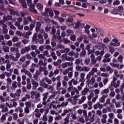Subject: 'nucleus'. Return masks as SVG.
I'll use <instances>...</instances> for the list:
<instances>
[{"mask_svg": "<svg viewBox=\"0 0 124 124\" xmlns=\"http://www.w3.org/2000/svg\"><path fill=\"white\" fill-rule=\"evenodd\" d=\"M95 115L93 114L92 116L89 118V120L90 123H93V122L95 121Z\"/></svg>", "mask_w": 124, "mask_h": 124, "instance_id": "a18cd8bd", "label": "nucleus"}, {"mask_svg": "<svg viewBox=\"0 0 124 124\" xmlns=\"http://www.w3.org/2000/svg\"><path fill=\"white\" fill-rule=\"evenodd\" d=\"M0 100L2 101V102H5L6 101H8V100H9V98H8V97H6V98H4L3 96L0 95Z\"/></svg>", "mask_w": 124, "mask_h": 124, "instance_id": "c85d7f7f", "label": "nucleus"}, {"mask_svg": "<svg viewBox=\"0 0 124 124\" xmlns=\"http://www.w3.org/2000/svg\"><path fill=\"white\" fill-rule=\"evenodd\" d=\"M69 71H72V67H70L69 68L66 69L65 71L63 72V75H66Z\"/></svg>", "mask_w": 124, "mask_h": 124, "instance_id": "4c0bfd02", "label": "nucleus"}, {"mask_svg": "<svg viewBox=\"0 0 124 124\" xmlns=\"http://www.w3.org/2000/svg\"><path fill=\"white\" fill-rule=\"evenodd\" d=\"M13 119L15 121H17V120H18V114L17 113H13Z\"/></svg>", "mask_w": 124, "mask_h": 124, "instance_id": "0e129e2a", "label": "nucleus"}, {"mask_svg": "<svg viewBox=\"0 0 124 124\" xmlns=\"http://www.w3.org/2000/svg\"><path fill=\"white\" fill-rule=\"evenodd\" d=\"M10 57V60L11 61H13V62H18V59L14 56L11 55Z\"/></svg>", "mask_w": 124, "mask_h": 124, "instance_id": "3c124183", "label": "nucleus"}, {"mask_svg": "<svg viewBox=\"0 0 124 124\" xmlns=\"http://www.w3.org/2000/svg\"><path fill=\"white\" fill-rule=\"evenodd\" d=\"M76 69L77 71H79L80 72H82V67L80 65H77L76 67Z\"/></svg>", "mask_w": 124, "mask_h": 124, "instance_id": "13d9d810", "label": "nucleus"}, {"mask_svg": "<svg viewBox=\"0 0 124 124\" xmlns=\"http://www.w3.org/2000/svg\"><path fill=\"white\" fill-rule=\"evenodd\" d=\"M106 97H107V96L103 95L99 99V102L101 103H104L105 102V98H106Z\"/></svg>", "mask_w": 124, "mask_h": 124, "instance_id": "2f4dec72", "label": "nucleus"}, {"mask_svg": "<svg viewBox=\"0 0 124 124\" xmlns=\"http://www.w3.org/2000/svg\"><path fill=\"white\" fill-rule=\"evenodd\" d=\"M57 31V30L56 28H52L51 31L50 32V34L53 35V37H56L57 35H56V32Z\"/></svg>", "mask_w": 124, "mask_h": 124, "instance_id": "bb28decb", "label": "nucleus"}, {"mask_svg": "<svg viewBox=\"0 0 124 124\" xmlns=\"http://www.w3.org/2000/svg\"><path fill=\"white\" fill-rule=\"evenodd\" d=\"M75 93H77V94H79V93H80V92H79V91H78V89H77V88L74 87L73 89V91L71 92V95H74L75 94Z\"/></svg>", "mask_w": 124, "mask_h": 124, "instance_id": "4468645a", "label": "nucleus"}, {"mask_svg": "<svg viewBox=\"0 0 124 124\" xmlns=\"http://www.w3.org/2000/svg\"><path fill=\"white\" fill-rule=\"evenodd\" d=\"M4 22H8V21H12L13 17L11 16H3Z\"/></svg>", "mask_w": 124, "mask_h": 124, "instance_id": "9d476101", "label": "nucleus"}, {"mask_svg": "<svg viewBox=\"0 0 124 124\" xmlns=\"http://www.w3.org/2000/svg\"><path fill=\"white\" fill-rule=\"evenodd\" d=\"M84 38H88V37L85 35L80 36L78 39V42H81V41H82L83 39H84Z\"/></svg>", "mask_w": 124, "mask_h": 124, "instance_id": "8fccbe9b", "label": "nucleus"}, {"mask_svg": "<svg viewBox=\"0 0 124 124\" xmlns=\"http://www.w3.org/2000/svg\"><path fill=\"white\" fill-rule=\"evenodd\" d=\"M3 50L4 53H9V47L8 46H4L3 47Z\"/></svg>", "mask_w": 124, "mask_h": 124, "instance_id": "a19ab883", "label": "nucleus"}, {"mask_svg": "<svg viewBox=\"0 0 124 124\" xmlns=\"http://www.w3.org/2000/svg\"><path fill=\"white\" fill-rule=\"evenodd\" d=\"M70 51V48H65L63 49H62L60 52L62 53V54H67Z\"/></svg>", "mask_w": 124, "mask_h": 124, "instance_id": "cd10ccee", "label": "nucleus"}, {"mask_svg": "<svg viewBox=\"0 0 124 124\" xmlns=\"http://www.w3.org/2000/svg\"><path fill=\"white\" fill-rule=\"evenodd\" d=\"M25 104L26 106V107H28V108H31L32 107V102L31 101L26 102Z\"/></svg>", "mask_w": 124, "mask_h": 124, "instance_id": "393cba45", "label": "nucleus"}, {"mask_svg": "<svg viewBox=\"0 0 124 124\" xmlns=\"http://www.w3.org/2000/svg\"><path fill=\"white\" fill-rule=\"evenodd\" d=\"M2 28L3 33H4V34H7L8 32V30H7V25L6 24H3Z\"/></svg>", "mask_w": 124, "mask_h": 124, "instance_id": "1a4fd4ad", "label": "nucleus"}, {"mask_svg": "<svg viewBox=\"0 0 124 124\" xmlns=\"http://www.w3.org/2000/svg\"><path fill=\"white\" fill-rule=\"evenodd\" d=\"M67 36H71L73 34H74V31L71 30L67 29L66 31Z\"/></svg>", "mask_w": 124, "mask_h": 124, "instance_id": "412c9836", "label": "nucleus"}, {"mask_svg": "<svg viewBox=\"0 0 124 124\" xmlns=\"http://www.w3.org/2000/svg\"><path fill=\"white\" fill-rule=\"evenodd\" d=\"M48 12H49V16L50 17H53V16H54V12L50 8H48Z\"/></svg>", "mask_w": 124, "mask_h": 124, "instance_id": "09e8293b", "label": "nucleus"}, {"mask_svg": "<svg viewBox=\"0 0 124 124\" xmlns=\"http://www.w3.org/2000/svg\"><path fill=\"white\" fill-rule=\"evenodd\" d=\"M110 65L112 66V67L118 68L119 69V66H120V64L118 63H114V62H110Z\"/></svg>", "mask_w": 124, "mask_h": 124, "instance_id": "7c9ffc66", "label": "nucleus"}, {"mask_svg": "<svg viewBox=\"0 0 124 124\" xmlns=\"http://www.w3.org/2000/svg\"><path fill=\"white\" fill-rule=\"evenodd\" d=\"M50 56L52 58L54 61H56V60L58 59V57L56 56V53L54 52H52Z\"/></svg>", "mask_w": 124, "mask_h": 124, "instance_id": "c9c22d12", "label": "nucleus"}, {"mask_svg": "<svg viewBox=\"0 0 124 124\" xmlns=\"http://www.w3.org/2000/svg\"><path fill=\"white\" fill-rule=\"evenodd\" d=\"M48 95H49V93L46 92V93H44L42 95L43 96V102L42 104L43 105H47V101L46 100L48 98Z\"/></svg>", "mask_w": 124, "mask_h": 124, "instance_id": "f257e3e1", "label": "nucleus"}, {"mask_svg": "<svg viewBox=\"0 0 124 124\" xmlns=\"http://www.w3.org/2000/svg\"><path fill=\"white\" fill-rule=\"evenodd\" d=\"M111 62V58L104 57V59L103 60V62Z\"/></svg>", "mask_w": 124, "mask_h": 124, "instance_id": "ea45409f", "label": "nucleus"}, {"mask_svg": "<svg viewBox=\"0 0 124 124\" xmlns=\"http://www.w3.org/2000/svg\"><path fill=\"white\" fill-rule=\"evenodd\" d=\"M9 11H10V14L11 15H12L13 16H15V13L16 12V11H15L11 9H9Z\"/></svg>", "mask_w": 124, "mask_h": 124, "instance_id": "338daca9", "label": "nucleus"}, {"mask_svg": "<svg viewBox=\"0 0 124 124\" xmlns=\"http://www.w3.org/2000/svg\"><path fill=\"white\" fill-rule=\"evenodd\" d=\"M70 39H71L72 41H73L74 42V41L76 40V35L74 34L71 35Z\"/></svg>", "mask_w": 124, "mask_h": 124, "instance_id": "e2e57ef3", "label": "nucleus"}, {"mask_svg": "<svg viewBox=\"0 0 124 124\" xmlns=\"http://www.w3.org/2000/svg\"><path fill=\"white\" fill-rule=\"evenodd\" d=\"M32 42L33 44H36L39 41V39H37V34H35L32 39Z\"/></svg>", "mask_w": 124, "mask_h": 124, "instance_id": "6e6552de", "label": "nucleus"}, {"mask_svg": "<svg viewBox=\"0 0 124 124\" xmlns=\"http://www.w3.org/2000/svg\"><path fill=\"white\" fill-rule=\"evenodd\" d=\"M82 70L85 72H89V71L91 70V68H90L89 67L85 66L82 68Z\"/></svg>", "mask_w": 124, "mask_h": 124, "instance_id": "e433bc0d", "label": "nucleus"}, {"mask_svg": "<svg viewBox=\"0 0 124 124\" xmlns=\"http://www.w3.org/2000/svg\"><path fill=\"white\" fill-rule=\"evenodd\" d=\"M62 87V83L60 82H58L56 84V89L57 91H59V89Z\"/></svg>", "mask_w": 124, "mask_h": 124, "instance_id": "6e6d98bb", "label": "nucleus"}, {"mask_svg": "<svg viewBox=\"0 0 124 124\" xmlns=\"http://www.w3.org/2000/svg\"><path fill=\"white\" fill-rule=\"evenodd\" d=\"M36 6L39 10H42L43 9V5L40 3H37Z\"/></svg>", "mask_w": 124, "mask_h": 124, "instance_id": "c03bdc74", "label": "nucleus"}, {"mask_svg": "<svg viewBox=\"0 0 124 124\" xmlns=\"http://www.w3.org/2000/svg\"><path fill=\"white\" fill-rule=\"evenodd\" d=\"M91 62V59L90 58H87L85 60L84 64L86 65H89V63Z\"/></svg>", "mask_w": 124, "mask_h": 124, "instance_id": "864d4df0", "label": "nucleus"}, {"mask_svg": "<svg viewBox=\"0 0 124 124\" xmlns=\"http://www.w3.org/2000/svg\"><path fill=\"white\" fill-rule=\"evenodd\" d=\"M90 60L91 61L92 64L94 65L97 62L96 59H95V55L93 54V53H92L90 55Z\"/></svg>", "mask_w": 124, "mask_h": 124, "instance_id": "423d86ee", "label": "nucleus"}, {"mask_svg": "<svg viewBox=\"0 0 124 124\" xmlns=\"http://www.w3.org/2000/svg\"><path fill=\"white\" fill-rule=\"evenodd\" d=\"M10 51L12 52H16V53H17V52H19V49L17 47H11L10 48Z\"/></svg>", "mask_w": 124, "mask_h": 124, "instance_id": "79ce46f5", "label": "nucleus"}, {"mask_svg": "<svg viewBox=\"0 0 124 124\" xmlns=\"http://www.w3.org/2000/svg\"><path fill=\"white\" fill-rule=\"evenodd\" d=\"M24 113L25 114H29L30 113V108L26 107L24 108Z\"/></svg>", "mask_w": 124, "mask_h": 124, "instance_id": "774afa93", "label": "nucleus"}, {"mask_svg": "<svg viewBox=\"0 0 124 124\" xmlns=\"http://www.w3.org/2000/svg\"><path fill=\"white\" fill-rule=\"evenodd\" d=\"M117 61L118 62H120L121 63H123V62L124 61V56L121 54L117 58Z\"/></svg>", "mask_w": 124, "mask_h": 124, "instance_id": "c756f323", "label": "nucleus"}, {"mask_svg": "<svg viewBox=\"0 0 124 124\" xmlns=\"http://www.w3.org/2000/svg\"><path fill=\"white\" fill-rule=\"evenodd\" d=\"M31 83L33 86V88L36 89V88H37V87L39 86V84L38 83V82H36L33 79H32L31 80Z\"/></svg>", "mask_w": 124, "mask_h": 124, "instance_id": "f8f14e48", "label": "nucleus"}, {"mask_svg": "<svg viewBox=\"0 0 124 124\" xmlns=\"http://www.w3.org/2000/svg\"><path fill=\"white\" fill-rule=\"evenodd\" d=\"M62 62V61L61 59L57 60V62H52V64L54 65V66H58L59 68H61V63Z\"/></svg>", "mask_w": 124, "mask_h": 124, "instance_id": "0eeeda50", "label": "nucleus"}, {"mask_svg": "<svg viewBox=\"0 0 124 124\" xmlns=\"http://www.w3.org/2000/svg\"><path fill=\"white\" fill-rule=\"evenodd\" d=\"M31 50V46H25L24 48L21 49V53L22 55H24V54H26V53H29Z\"/></svg>", "mask_w": 124, "mask_h": 124, "instance_id": "7ed1b4c3", "label": "nucleus"}, {"mask_svg": "<svg viewBox=\"0 0 124 124\" xmlns=\"http://www.w3.org/2000/svg\"><path fill=\"white\" fill-rule=\"evenodd\" d=\"M48 8L46 9V11L45 12H42L41 13L42 15L43 16H45L46 17H49V15H48Z\"/></svg>", "mask_w": 124, "mask_h": 124, "instance_id": "58836bf2", "label": "nucleus"}, {"mask_svg": "<svg viewBox=\"0 0 124 124\" xmlns=\"http://www.w3.org/2000/svg\"><path fill=\"white\" fill-rule=\"evenodd\" d=\"M109 93V89L108 88H107L104 90H103L101 92V94H104L105 93L107 94V93Z\"/></svg>", "mask_w": 124, "mask_h": 124, "instance_id": "37998d69", "label": "nucleus"}, {"mask_svg": "<svg viewBox=\"0 0 124 124\" xmlns=\"http://www.w3.org/2000/svg\"><path fill=\"white\" fill-rule=\"evenodd\" d=\"M71 109H64L63 112L61 114L62 116H65L67 113H69V115H70V113H71Z\"/></svg>", "mask_w": 124, "mask_h": 124, "instance_id": "a878e982", "label": "nucleus"}, {"mask_svg": "<svg viewBox=\"0 0 124 124\" xmlns=\"http://www.w3.org/2000/svg\"><path fill=\"white\" fill-rule=\"evenodd\" d=\"M20 99V97H18L15 98H14L12 100V102H13V106L14 107H16L18 104H17V102H15L16 100H19Z\"/></svg>", "mask_w": 124, "mask_h": 124, "instance_id": "f3484780", "label": "nucleus"}, {"mask_svg": "<svg viewBox=\"0 0 124 124\" xmlns=\"http://www.w3.org/2000/svg\"><path fill=\"white\" fill-rule=\"evenodd\" d=\"M0 108L2 109L1 112L3 113H4V112H7V111H8V108L6 107V106H4L3 105H0Z\"/></svg>", "mask_w": 124, "mask_h": 124, "instance_id": "5701e85b", "label": "nucleus"}, {"mask_svg": "<svg viewBox=\"0 0 124 124\" xmlns=\"http://www.w3.org/2000/svg\"><path fill=\"white\" fill-rule=\"evenodd\" d=\"M67 105H68V101H67L66 102H62L61 103V107H65Z\"/></svg>", "mask_w": 124, "mask_h": 124, "instance_id": "69168bd1", "label": "nucleus"}, {"mask_svg": "<svg viewBox=\"0 0 124 124\" xmlns=\"http://www.w3.org/2000/svg\"><path fill=\"white\" fill-rule=\"evenodd\" d=\"M63 41L64 44H68V43H70V40H69L67 38H64L63 39Z\"/></svg>", "mask_w": 124, "mask_h": 124, "instance_id": "4d7b16f0", "label": "nucleus"}, {"mask_svg": "<svg viewBox=\"0 0 124 124\" xmlns=\"http://www.w3.org/2000/svg\"><path fill=\"white\" fill-rule=\"evenodd\" d=\"M92 112L89 111L88 113V115H87L86 118H85L86 121H89V120H90V118H91V117H92Z\"/></svg>", "mask_w": 124, "mask_h": 124, "instance_id": "bf43d9fd", "label": "nucleus"}, {"mask_svg": "<svg viewBox=\"0 0 124 124\" xmlns=\"http://www.w3.org/2000/svg\"><path fill=\"white\" fill-rule=\"evenodd\" d=\"M21 44H22V42H18L14 44V46L16 47L17 48H20Z\"/></svg>", "mask_w": 124, "mask_h": 124, "instance_id": "680f3d73", "label": "nucleus"}, {"mask_svg": "<svg viewBox=\"0 0 124 124\" xmlns=\"http://www.w3.org/2000/svg\"><path fill=\"white\" fill-rule=\"evenodd\" d=\"M43 54L45 57H46V58H50V55H49V51L48 50H45L43 52Z\"/></svg>", "mask_w": 124, "mask_h": 124, "instance_id": "de8ad7c7", "label": "nucleus"}, {"mask_svg": "<svg viewBox=\"0 0 124 124\" xmlns=\"http://www.w3.org/2000/svg\"><path fill=\"white\" fill-rule=\"evenodd\" d=\"M45 81L47 84L48 85H51L52 84V80L50 79H49L47 77H44L42 79V82H44Z\"/></svg>", "mask_w": 124, "mask_h": 124, "instance_id": "9b49d317", "label": "nucleus"}, {"mask_svg": "<svg viewBox=\"0 0 124 124\" xmlns=\"http://www.w3.org/2000/svg\"><path fill=\"white\" fill-rule=\"evenodd\" d=\"M40 86H41V87H43V88H44V89H48V87H49V85L48 84H47L46 82H43L42 81H41L40 82Z\"/></svg>", "mask_w": 124, "mask_h": 124, "instance_id": "aec40b11", "label": "nucleus"}, {"mask_svg": "<svg viewBox=\"0 0 124 124\" xmlns=\"http://www.w3.org/2000/svg\"><path fill=\"white\" fill-rule=\"evenodd\" d=\"M21 72L22 73H24V74H25V75H27V76H28L30 79H31V78H32V75L29 71L27 70V69L24 68L22 69L21 70Z\"/></svg>", "mask_w": 124, "mask_h": 124, "instance_id": "f03ea898", "label": "nucleus"}, {"mask_svg": "<svg viewBox=\"0 0 124 124\" xmlns=\"http://www.w3.org/2000/svg\"><path fill=\"white\" fill-rule=\"evenodd\" d=\"M108 47L109 53H110L111 55H113V54L116 52V49H115V48H114L113 46H108Z\"/></svg>", "mask_w": 124, "mask_h": 124, "instance_id": "4be33fe9", "label": "nucleus"}, {"mask_svg": "<svg viewBox=\"0 0 124 124\" xmlns=\"http://www.w3.org/2000/svg\"><path fill=\"white\" fill-rule=\"evenodd\" d=\"M69 123H70V121H69V116H68L64 119V122L61 124H68Z\"/></svg>", "mask_w": 124, "mask_h": 124, "instance_id": "473e14b6", "label": "nucleus"}, {"mask_svg": "<svg viewBox=\"0 0 124 124\" xmlns=\"http://www.w3.org/2000/svg\"><path fill=\"white\" fill-rule=\"evenodd\" d=\"M90 89L87 87H86L81 91L82 95H86L88 93H89Z\"/></svg>", "mask_w": 124, "mask_h": 124, "instance_id": "b1692460", "label": "nucleus"}, {"mask_svg": "<svg viewBox=\"0 0 124 124\" xmlns=\"http://www.w3.org/2000/svg\"><path fill=\"white\" fill-rule=\"evenodd\" d=\"M6 121V116L5 114L2 115L1 118L0 123H4Z\"/></svg>", "mask_w": 124, "mask_h": 124, "instance_id": "5fc2aeb1", "label": "nucleus"}, {"mask_svg": "<svg viewBox=\"0 0 124 124\" xmlns=\"http://www.w3.org/2000/svg\"><path fill=\"white\" fill-rule=\"evenodd\" d=\"M86 99H87V97H86V96L83 95L81 96V99H78V104L80 105L84 103V102L86 101Z\"/></svg>", "mask_w": 124, "mask_h": 124, "instance_id": "ddd939ff", "label": "nucleus"}, {"mask_svg": "<svg viewBox=\"0 0 124 124\" xmlns=\"http://www.w3.org/2000/svg\"><path fill=\"white\" fill-rule=\"evenodd\" d=\"M40 28H41V23L39 22H37L35 27L36 31L37 32H38V31H40Z\"/></svg>", "mask_w": 124, "mask_h": 124, "instance_id": "6ab92c4d", "label": "nucleus"}, {"mask_svg": "<svg viewBox=\"0 0 124 124\" xmlns=\"http://www.w3.org/2000/svg\"><path fill=\"white\" fill-rule=\"evenodd\" d=\"M73 18L70 17H68L66 20V24L69 27H72V26H74V24L73 23Z\"/></svg>", "mask_w": 124, "mask_h": 124, "instance_id": "20e7f679", "label": "nucleus"}, {"mask_svg": "<svg viewBox=\"0 0 124 124\" xmlns=\"http://www.w3.org/2000/svg\"><path fill=\"white\" fill-rule=\"evenodd\" d=\"M57 47L58 49H64L65 46H64V45H62V44L60 43L57 45Z\"/></svg>", "mask_w": 124, "mask_h": 124, "instance_id": "052dcab7", "label": "nucleus"}, {"mask_svg": "<svg viewBox=\"0 0 124 124\" xmlns=\"http://www.w3.org/2000/svg\"><path fill=\"white\" fill-rule=\"evenodd\" d=\"M94 54L96 56H103V55L105 54V52H104V50H102L101 51L97 50L95 51Z\"/></svg>", "mask_w": 124, "mask_h": 124, "instance_id": "a211bd4d", "label": "nucleus"}, {"mask_svg": "<svg viewBox=\"0 0 124 124\" xmlns=\"http://www.w3.org/2000/svg\"><path fill=\"white\" fill-rule=\"evenodd\" d=\"M65 61H68V62H73L74 61V58L72 56H66L65 57Z\"/></svg>", "mask_w": 124, "mask_h": 124, "instance_id": "f704fd0d", "label": "nucleus"}, {"mask_svg": "<svg viewBox=\"0 0 124 124\" xmlns=\"http://www.w3.org/2000/svg\"><path fill=\"white\" fill-rule=\"evenodd\" d=\"M34 115L37 118H40L41 117V113L39 112V109L36 108L34 110Z\"/></svg>", "mask_w": 124, "mask_h": 124, "instance_id": "2eb2a0df", "label": "nucleus"}, {"mask_svg": "<svg viewBox=\"0 0 124 124\" xmlns=\"http://www.w3.org/2000/svg\"><path fill=\"white\" fill-rule=\"evenodd\" d=\"M17 81H13L12 84V87H11V90L12 91H16V89H17Z\"/></svg>", "mask_w": 124, "mask_h": 124, "instance_id": "dca6fc26", "label": "nucleus"}, {"mask_svg": "<svg viewBox=\"0 0 124 124\" xmlns=\"http://www.w3.org/2000/svg\"><path fill=\"white\" fill-rule=\"evenodd\" d=\"M21 93H22V90L20 89H18L16 91V93H15L16 97L17 96V97H20L21 96Z\"/></svg>", "mask_w": 124, "mask_h": 124, "instance_id": "72a5a7b5", "label": "nucleus"}, {"mask_svg": "<svg viewBox=\"0 0 124 124\" xmlns=\"http://www.w3.org/2000/svg\"><path fill=\"white\" fill-rule=\"evenodd\" d=\"M38 58L39 59L42 60H47V58H46L45 57V56H44V54H39L38 56Z\"/></svg>", "mask_w": 124, "mask_h": 124, "instance_id": "603ef678", "label": "nucleus"}, {"mask_svg": "<svg viewBox=\"0 0 124 124\" xmlns=\"http://www.w3.org/2000/svg\"><path fill=\"white\" fill-rule=\"evenodd\" d=\"M105 44L103 43H101L100 44H97L95 45V47L96 48V49H98V50H102V51H104L105 50V47H106Z\"/></svg>", "mask_w": 124, "mask_h": 124, "instance_id": "39448f33", "label": "nucleus"}, {"mask_svg": "<svg viewBox=\"0 0 124 124\" xmlns=\"http://www.w3.org/2000/svg\"><path fill=\"white\" fill-rule=\"evenodd\" d=\"M75 63L77 65H79V64H81V63H82V60H81V59H77L76 60Z\"/></svg>", "mask_w": 124, "mask_h": 124, "instance_id": "49530a36", "label": "nucleus"}]
</instances>
